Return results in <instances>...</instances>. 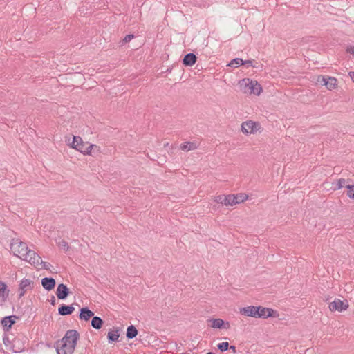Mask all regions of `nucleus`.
<instances>
[{
  "label": "nucleus",
  "instance_id": "nucleus-17",
  "mask_svg": "<svg viewBox=\"0 0 354 354\" xmlns=\"http://www.w3.org/2000/svg\"><path fill=\"white\" fill-rule=\"evenodd\" d=\"M56 282L53 278L51 277H45L41 279V285L43 288L50 291L53 290L55 286Z\"/></svg>",
  "mask_w": 354,
  "mask_h": 354
},
{
  "label": "nucleus",
  "instance_id": "nucleus-25",
  "mask_svg": "<svg viewBox=\"0 0 354 354\" xmlns=\"http://www.w3.org/2000/svg\"><path fill=\"white\" fill-rule=\"evenodd\" d=\"M337 80L333 77H327L326 88L328 90L335 89L337 85Z\"/></svg>",
  "mask_w": 354,
  "mask_h": 354
},
{
  "label": "nucleus",
  "instance_id": "nucleus-8",
  "mask_svg": "<svg viewBox=\"0 0 354 354\" xmlns=\"http://www.w3.org/2000/svg\"><path fill=\"white\" fill-rule=\"evenodd\" d=\"M259 307L250 306L240 308V313L243 315L257 318Z\"/></svg>",
  "mask_w": 354,
  "mask_h": 354
},
{
  "label": "nucleus",
  "instance_id": "nucleus-11",
  "mask_svg": "<svg viewBox=\"0 0 354 354\" xmlns=\"http://www.w3.org/2000/svg\"><path fill=\"white\" fill-rule=\"evenodd\" d=\"M33 281L30 279H24L21 281L19 285V297L24 296L25 292L32 288Z\"/></svg>",
  "mask_w": 354,
  "mask_h": 354
},
{
  "label": "nucleus",
  "instance_id": "nucleus-3",
  "mask_svg": "<svg viewBox=\"0 0 354 354\" xmlns=\"http://www.w3.org/2000/svg\"><path fill=\"white\" fill-rule=\"evenodd\" d=\"M349 306L346 299L341 300L335 298L333 301L328 303V308L331 312H342L346 310Z\"/></svg>",
  "mask_w": 354,
  "mask_h": 354
},
{
  "label": "nucleus",
  "instance_id": "nucleus-20",
  "mask_svg": "<svg viewBox=\"0 0 354 354\" xmlns=\"http://www.w3.org/2000/svg\"><path fill=\"white\" fill-rule=\"evenodd\" d=\"M94 313L88 309L87 307H84L80 309V313L79 317L82 320L88 321L90 318L93 317Z\"/></svg>",
  "mask_w": 354,
  "mask_h": 354
},
{
  "label": "nucleus",
  "instance_id": "nucleus-27",
  "mask_svg": "<svg viewBox=\"0 0 354 354\" xmlns=\"http://www.w3.org/2000/svg\"><path fill=\"white\" fill-rule=\"evenodd\" d=\"M8 295V291L7 290L6 284L4 282L0 281V297H2V299L5 300Z\"/></svg>",
  "mask_w": 354,
  "mask_h": 354
},
{
  "label": "nucleus",
  "instance_id": "nucleus-38",
  "mask_svg": "<svg viewBox=\"0 0 354 354\" xmlns=\"http://www.w3.org/2000/svg\"><path fill=\"white\" fill-rule=\"evenodd\" d=\"M346 51L354 55V46H350L347 48Z\"/></svg>",
  "mask_w": 354,
  "mask_h": 354
},
{
  "label": "nucleus",
  "instance_id": "nucleus-12",
  "mask_svg": "<svg viewBox=\"0 0 354 354\" xmlns=\"http://www.w3.org/2000/svg\"><path fill=\"white\" fill-rule=\"evenodd\" d=\"M17 318V316H6L3 317L1 321V325L3 327L4 330L8 331L11 328L12 326L15 323V319Z\"/></svg>",
  "mask_w": 354,
  "mask_h": 354
},
{
  "label": "nucleus",
  "instance_id": "nucleus-33",
  "mask_svg": "<svg viewBox=\"0 0 354 354\" xmlns=\"http://www.w3.org/2000/svg\"><path fill=\"white\" fill-rule=\"evenodd\" d=\"M317 81L321 85L326 86V84H327V77L319 75V76L317 77Z\"/></svg>",
  "mask_w": 354,
  "mask_h": 354
},
{
  "label": "nucleus",
  "instance_id": "nucleus-29",
  "mask_svg": "<svg viewBox=\"0 0 354 354\" xmlns=\"http://www.w3.org/2000/svg\"><path fill=\"white\" fill-rule=\"evenodd\" d=\"M241 65H243V60L241 58H235L228 64L230 66L234 67H237Z\"/></svg>",
  "mask_w": 354,
  "mask_h": 354
},
{
  "label": "nucleus",
  "instance_id": "nucleus-23",
  "mask_svg": "<svg viewBox=\"0 0 354 354\" xmlns=\"http://www.w3.org/2000/svg\"><path fill=\"white\" fill-rule=\"evenodd\" d=\"M262 91V87L260 84L257 82V81H253V83L251 84V90H250V94H254L256 95H260Z\"/></svg>",
  "mask_w": 354,
  "mask_h": 354
},
{
  "label": "nucleus",
  "instance_id": "nucleus-42",
  "mask_svg": "<svg viewBox=\"0 0 354 354\" xmlns=\"http://www.w3.org/2000/svg\"><path fill=\"white\" fill-rule=\"evenodd\" d=\"M168 145H169V143H168V142L164 143V146H165H165H167Z\"/></svg>",
  "mask_w": 354,
  "mask_h": 354
},
{
  "label": "nucleus",
  "instance_id": "nucleus-39",
  "mask_svg": "<svg viewBox=\"0 0 354 354\" xmlns=\"http://www.w3.org/2000/svg\"><path fill=\"white\" fill-rule=\"evenodd\" d=\"M50 304L53 306L55 305V297L54 296L51 297V299L50 300Z\"/></svg>",
  "mask_w": 354,
  "mask_h": 354
},
{
  "label": "nucleus",
  "instance_id": "nucleus-14",
  "mask_svg": "<svg viewBox=\"0 0 354 354\" xmlns=\"http://www.w3.org/2000/svg\"><path fill=\"white\" fill-rule=\"evenodd\" d=\"M254 80H251L248 78L243 79L239 82V86L241 91L243 93L250 94L251 90V84L253 83Z\"/></svg>",
  "mask_w": 354,
  "mask_h": 354
},
{
  "label": "nucleus",
  "instance_id": "nucleus-32",
  "mask_svg": "<svg viewBox=\"0 0 354 354\" xmlns=\"http://www.w3.org/2000/svg\"><path fill=\"white\" fill-rule=\"evenodd\" d=\"M217 346L221 351H225L229 348L230 346L227 342H224L218 344Z\"/></svg>",
  "mask_w": 354,
  "mask_h": 354
},
{
  "label": "nucleus",
  "instance_id": "nucleus-4",
  "mask_svg": "<svg viewBox=\"0 0 354 354\" xmlns=\"http://www.w3.org/2000/svg\"><path fill=\"white\" fill-rule=\"evenodd\" d=\"M261 129V124L259 122L248 120L241 124V131L244 134L255 133Z\"/></svg>",
  "mask_w": 354,
  "mask_h": 354
},
{
  "label": "nucleus",
  "instance_id": "nucleus-28",
  "mask_svg": "<svg viewBox=\"0 0 354 354\" xmlns=\"http://www.w3.org/2000/svg\"><path fill=\"white\" fill-rule=\"evenodd\" d=\"M351 180H345L344 178H339L336 184V187H335V189H339L342 188L343 187H346V182H351Z\"/></svg>",
  "mask_w": 354,
  "mask_h": 354
},
{
  "label": "nucleus",
  "instance_id": "nucleus-22",
  "mask_svg": "<svg viewBox=\"0 0 354 354\" xmlns=\"http://www.w3.org/2000/svg\"><path fill=\"white\" fill-rule=\"evenodd\" d=\"M120 330L118 328H114L108 333L107 337L109 342H117L120 337Z\"/></svg>",
  "mask_w": 354,
  "mask_h": 354
},
{
  "label": "nucleus",
  "instance_id": "nucleus-13",
  "mask_svg": "<svg viewBox=\"0 0 354 354\" xmlns=\"http://www.w3.org/2000/svg\"><path fill=\"white\" fill-rule=\"evenodd\" d=\"M56 295L59 299H65L69 295V290L66 285L63 283L59 284L57 288Z\"/></svg>",
  "mask_w": 354,
  "mask_h": 354
},
{
  "label": "nucleus",
  "instance_id": "nucleus-15",
  "mask_svg": "<svg viewBox=\"0 0 354 354\" xmlns=\"http://www.w3.org/2000/svg\"><path fill=\"white\" fill-rule=\"evenodd\" d=\"M209 322H212L211 327L214 328H230V324L229 322L225 323L224 321L220 318L217 319H211L208 320Z\"/></svg>",
  "mask_w": 354,
  "mask_h": 354
},
{
  "label": "nucleus",
  "instance_id": "nucleus-1",
  "mask_svg": "<svg viewBox=\"0 0 354 354\" xmlns=\"http://www.w3.org/2000/svg\"><path fill=\"white\" fill-rule=\"evenodd\" d=\"M10 249L14 255L21 259L28 248L26 243L20 241L19 239H15L10 243Z\"/></svg>",
  "mask_w": 354,
  "mask_h": 354
},
{
  "label": "nucleus",
  "instance_id": "nucleus-9",
  "mask_svg": "<svg viewBox=\"0 0 354 354\" xmlns=\"http://www.w3.org/2000/svg\"><path fill=\"white\" fill-rule=\"evenodd\" d=\"M259 307V309L258 310L259 316H257V318L266 319V318H268L270 317H276V315H278L277 311L274 310L272 308L261 307L260 306Z\"/></svg>",
  "mask_w": 354,
  "mask_h": 354
},
{
  "label": "nucleus",
  "instance_id": "nucleus-6",
  "mask_svg": "<svg viewBox=\"0 0 354 354\" xmlns=\"http://www.w3.org/2000/svg\"><path fill=\"white\" fill-rule=\"evenodd\" d=\"M236 199L234 198V195L229 194V195H219L216 196L215 201L218 203H221L222 205H224L225 206L228 205H236V202L234 201Z\"/></svg>",
  "mask_w": 354,
  "mask_h": 354
},
{
  "label": "nucleus",
  "instance_id": "nucleus-16",
  "mask_svg": "<svg viewBox=\"0 0 354 354\" xmlns=\"http://www.w3.org/2000/svg\"><path fill=\"white\" fill-rule=\"evenodd\" d=\"M84 151L88 153H82L84 155L95 156L100 153V147L96 145L86 143L84 146Z\"/></svg>",
  "mask_w": 354,
  "mask_h": 354
},
{
  "label": "nucleus",
  "instance_id": "nucleus-19",
  "mask_svg": "<svg viewBox=\"0 0 354 354\" xmlns=\"http://www.w3.org/2000/svg\"><path fill=\"white\" fill-rule=\"evenodd\" d=\"M74 310H75V308L72 305L67 306L65 304H62L58 308V313L60 315H63V316L68 315L72 314Z\"/></svg>",
  "mask_w": 354,
  "mask_h": 354
},
{
  "label": "nucleus",
  "instance_id": "nucleus-40",
  "mask_svg": "<svg viewBox=\"0 0 354 354\" xmlns=\"http://www.w3.org/2000/svg\"><path fill=\"white\" fill-rule=\"evenodd\" d=\"M349 76L351 77L352 81L354 82V71L349 72Z\"/></svg>",
  "mask_w": 354,
  "mask_h": 354
},
{
  "label": "nucleus",
  "instance_id": "nucleus-7",
  "mask_svg": "<svg viewBox=\"0 0 354 354\" xmlns=\"http://www.w3.org/2000/svg\"><path fill=\"white\" fill-rule=\"evenodd\" d=\"M55 348L57 354H73L74 352L72 346H68L65 342H62L61 339L56 342Z\"/></svg>",
  "mask_w": 354,
  "mask_h": 354
},
{
  "label": "nucleus",
  "instance_id": "nucleus-35",
  "mask_svg": "<svg viewBox=\"0 0 354 354\" xmlns=\"http://www.w3.org/2000/svg\"><path fill=\"white\" fill-rule=\"evenodd\" d=\"M133 37H134V35H131V34L126 35L122 41V45H123L127 42H129Z\"/></svg>",
  "mask_w": 354,
  "mask_h": 354
},
{
  "label": "nucleus",
  "instance_id": "nucleus-24",
  "mask_svg": "<svg viewBox=\"0 0 354 354\" xmlns=\"http://www.w3.org/2000/svg\"><path fill=\"white\" fill-rule=\"evenodd\" d=\"M103 320L97 316H93L91 320V326L95 329H100L103 325Z\"/></svg>",
  "mask_w": 354,
  "mask_h": 354
},
{
  "label": "nucleus",
  "instance_id": "nucleus-18",
  "mask_svg": "<svg viewBox=\"0 0 354 354\" xmlns=\"http://www.w3.org/2000/svg\"><path fill=\"white\" fill-rule=\"evenodd\" d=\"M197 60V57L194 53H187L183 59V64L186 66H193Z\"/></svg>",
  "mask_w": 354,
  "mask_h": 354
},
{
  "label": "nucleus",
  "instance_id": "nucleus-2",
  "mask_svg": "<svg viewBox=\"0 0 354 354\" xmlns=\"http://www.w3.org/2000/svg\"><path fill=\"white\" fill-rule=\"evenodd\" d=\"M79 337L80 334L77 330H69L66 331L65 335L61 340H62V342H65L68 346H72V348L75 350Z\"/></svg>",
  "mask_w": 354,
  "mask_h": 354
},
{
  "label": "nucleus",
  "instance_id": "nucleus-26",
  "mask_svg": "<svg viewBox=\"0 0 354 354\" xmlns=\"http://www.w3.org/2000/svg\"><path fill=\"white\" fill-rule=\"evenodd\" d=\"M137 335H138V330L134 326L131 325L127 328V337L128 339H133V338L136 337Z\"/></svg>",
  "mask_w": 354,
  "mask_h": 354
},
{
  "label": "nucleus",
  "instance_id": "nucleus-30",
  "mask_svg": "<svg viewBox=\"0 0 354 354\" xmlns=\"http://www.w3.org/2000/svg\"><path fill=\"white\" fill-rule=\"evenodd\" d=\"M234 199L236 202V204L244 202L248 198V196L245 194H239V195H234Z\"/></svg>",
  "mask_w": 354,
  "mask_h": 354
},
{
  "label": "nucleus",
  "instance_id": "nucleus-37",
  "mask_svg": "<svg viewBox=\"0 0 354 354\" xmlns=\"http://www.w3.org/2000/svg\"><path fill=\"white\" fill-rule=\"evenodd\" d=\"M252 62H253V60H252V59H248V60L243 61V65L251 66L254 68L256 66L252 65Z\"/></svg>",
  "mask_w": 354,
  "mask_h": 354
},
{
  "label": "nucleus",
  "instance_id": "nucleus-5",
  "mask_svg": "<svg viewBox=\"0 0 354 354\" xmlns=\"http://www.w3.org/2000/svg\"><path fill=\"white\" fill-rule=\"evenodd\" d=\"M21 259L37 266L39 265L41 261V257L34 250L30 249L27 250Z\"/></svg>",
  "mask_w": 354,
  "mask_h": 354
},
{
  "label": "nucleus",
  "instance_id": "nucleus-10",
  "mask_svg": "<svg viewBox=\"0 0 354 354\" xmlns=\"http://www.w3.org/2000/svg\"><path fill=\"white\" fill-rule=\"evenodd\" d=\"M70 145L72 148L75 149L81 153H88V151H84L86 143L82 141V138L80 136H73V141Z\"/></svg>",
  "mask_w": 354,
  "mask_h": 354
},
{
  "label": "nucleus",
  "instance_id": "nucleus-31",
  "mask_svg": "<svg viewBox=\"0 0 354 354\" xmlns=\"http://www.w3.org/2000/svg\"><path fill=\"white\" fill-rule=\"evenodd\" d=\"M346 187L348 189V191L347 192V196L351 198H354V184H348L346 185Z\"/></svg>",
  "mask_w": 354,
  "mask_h": 354
},
{
  "label": "nucleus",
  "instance_id": "nucleus-41",
  "mask_svg": "<svg viewBox=\"0 0 354 354\" xmlns=\"http://www.w3.org/2000/svg\"><path fill=\"white\" fill-rule=\"evenodd\" d=\"M229 348H230V349L232 350L233 353L236 352V347L234 346H229Z\"/></svg>",
  "mask_w": 354,
  "mask_h": 354
},
{
  "label": "nucleus",
  "instance_id": "nucleus-36",
  "mask_svg": "<svg viewBox=\"0 0 354 354\" xmlns=\"http://www.w3.org/2000/svg\"><path fill=\"white\" fill-rule=\"evenodd\" d=\"M39 265L42 266V268L46 270H50L51 265L48 262H44L41 260Z\"/></svg>",
  "mask_w": 354,
  "mask_h": 354
},
{
  "label": "nucleus",
  "instance_id": "nucleus-34",
  "mask_svg": "<svg viewBox=\"0 0 354 354\" xmlns=\"http://www.w3.org/2000/svg\"><path fill=\"white\" fill-rule=\"evenodd\" d=\"M59 247L64 250V251H67L69 248V246L66 241H61L59 242Z\"/></svg>",
  "mask_w": 354,
  "mask_h": 354
},
{
  "label": "nucleus",
  "instance_id": "nucleus-21",
  "mask_svg": "<svg viewBox=\"0 0 354 354\" xmlns=\"http://www.w3.org/2000/svg\"><path fill=\"white\" fill-rule=\"evenodd\" d=\"M198 147L196 142H186L180 145V149L184 151L195 150Z\"/></svg>",
  "mask_w": 354,
  "mask_h": 354
}]
</instances>
